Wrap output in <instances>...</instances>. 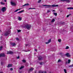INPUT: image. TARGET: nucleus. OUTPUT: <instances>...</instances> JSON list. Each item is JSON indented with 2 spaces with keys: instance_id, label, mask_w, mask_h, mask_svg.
Here are the masks:
<instances>
[{
  "instance_id": "nucleus-1",
  "label": "nucleus",
  "mask_w": 73,
  "mask_h": 73,
  "mask_svg": "<svg viewBox=\"0 0 73 73\" xmlns=\"http://www.w3.org/2000/svg\"><path fill=\"white\" fill-rule=\"evenodd\" d=\"M43 6H44V7H58V5H43Z\"/></svg>"
},
{
  "instance_id": "nucleus-2",
  "label": "nucleus",
  "mask_w": 73,
  "mask_h": 73,
  "mask_svg": "<svg viewBox=\"0 0 73 73\" xmlns=\"http://www.w3.org/2000/svg\"><path fill=\"white\" fill-rule=\"evenodd\" d=\"M25 27H26L28 30H29V29H31V25L27 24L25 25Z\"/></svg>"
},
{
  "instance_id": "nucleus-3",
  "label": "nucleus",
  "mask_w": 73,
  "mask_h": 73,
  "mask_svg": "<svg viewBox=\"0 0 73 73\" xmlns=\"http://www.w3.org/2000/svg\"><path fill=\"white\" fill-rule=\"evenodd\" d=\"M5 57V54L4 53H2L0 54V57Z\"/></svg>"
},
{
  "instance_id": "nucleus-4",
  "label": "nucleus",
  "mask_w": 73,
  "mask_h": 73,
  "mask_svg": "<svg viewBox=\"0 0 73 73\" xmlns=\"http://www.w3.org/2000/svg\"><path fill=\"white\" fill-rule=\"evenodd\" d=\"M13 54V52L12 51H7V54Z\"/></svg>"
},
{
  "instance_id": "nucleus-5",
  "label": "nucleus",
  "mask_w": 73,
  "mask_h": 73,
  "mask_svg": "<svg viewBox=\"0 0 73 73\" xmlns=\"http://www.w3.org/2000/svg\"><path fill=\"white\" fill-rule=\"evenodd\" d=\"M61 1H63V2H64V1H66V3H69L70 2V0H60Z\"/></svg>"
},
{
  "instance_id": "nucleus-6",
  "label": "nucleus",
  "mask_w": 73,
  "mask_h": 73,
  "mask_svg": "<svg viewBox=\"0 0 73 73\" xmlns=\"http://www.w3.org/2000/svg\"><path fill=\"white\" fill-rule=\"evenodd\" d=\"M9 34V32L8 31H7L6 33H5L4 35L5 36H8Z\"/></svg>"
},
{
  "instance_id": "nucleus-7",
  "label": "nucleus",
  "mask_w": 73,
  "mask_h": 73,
  "mask_svg": "<svg viewBox=\"0 0 73 73\" xmlns=\"http://www.w3.org/2000/svg\"><path fill=\"white\" fill-rule=\"evenodd\" d=\"M11 5H12L13 6H16V3L13 2H11Z\"/></svg>"
},
{
  "instance_id": "nucleus-8",
  "label": "nucleus",
  "mask_w": 73,
  "mask_h": 73,
  "mask_svg": "<svg viewBox=\"0 0 73 73\" xmlns=\"http://www.w3.org/2000/svg\"><path fill=\"white\" fill-rule=\"evenodd\" d=\"M2 10L3 12H4L6 11V7H3L2 8Z\"/></svg>"
},
{
  "instance_id": "nucleus-9",
  "label": "nucleus",
  "mask_w": 73,
  "mask_h": 73,
  "mask_svg": "<svg viewBox=\"0 0 73 73\" xmlns=\"http://www.w3.org/2000/svg\"><path fill=\"white\" fill-rule=\"evenodd\" d=\"M65 56H67L68 57H70V55L69 54V53H67L65 54Z\"/></svg>"
},
{
  "instance_id": "nucleus-10",
  "label": "nucleus",
  "mask_w": 73,
  "mask_h": 73,
  "mask_svg": "<svg viewBox=\"0 0 73 73\" xmlns=\"http://www.w3.org/2000/svg\"><path fill=\"white\" fill-rule=\"evenodd\" d=\"M43 58H42V57L41 56H40L38 57V60H42Z\"/></svg>"
},
{
  "instance_id": "nucleus-11",
  "label": "nucleus",
  "mask_w": 73,
  "mask_h": 73,
  "mask_svg": "<svg viewBox=\"0 0 73 73\" xmlns=\"http://www.w3.org/2000/svg\"><path fill=\"white\" fill-rule=\"evenodd\" d=\"M12 64H9L8 65L7 67L9 68V67H12Z\"/></svg>"
},
{
  "instance_id": "nucleus-12",
  "label": "nucleus",
  "mask_w": 73,
  "mask_h": 73,
  "mask_svg": "<svg viewBox=\"0 0 73 73\" xmlns=\"http://www.w3.org/2000/svg\"><path fill=\"white\" fill-rule=\"evenodd\" d=\"M28 5H29V4L28 3L25 4L24 5H23L22 7H25V6H27Z\"/></svg>"
},
{
  "instance_id": "nucleus-13",
  "label": "nucleus",
  "mask_w": 73,
  "mask_h": 73,
  "mask_svg": "<svg viewBox=\"0 0 73 73\" xmlns=\"http://www.w3.org/2000/svg\"><path fill=\"white\" fill-rule=\"evenodd\" d=\"M11 44L13 46H15V45H16V44L15 43H11Z\"/></svg>"
},
{
  "instance_id": "nucleus-14",
  "label": "nucleus",
  "mask_w": 73,
  "mask_h": 73,
  "mask_svg": "<svg viewBox=\"0 0 73 73\" xmlns=\"http://www.w3.org/2000/svg\"><path fill=\"white\" fill-rule=\"evenodd\" d=\"M24 12V10H22L21 11H19V12H18L17 13V14L19 13H22V12Z\"/></svg>"
},
{
  "instance_id": "nucleus-15",
  "label": "nucleus",
  "mask_w": 73,
  "mask_h": 73,
  "mask_svg": "<svg viewBox=\"0 0 73 73\" xmlns=\"http://www.w3.org/2000/svg\"><path fill=\"white\" fill-rule=\"evenodd\" d=\"M33 69H34V68H31L29 70V72H30V71L31 72H32V70H33Z\"/></svg>"
},
{
  "instance_id": "nucleus-16",
  "label": "nucleus",
  "mask_w": 73,
  "mask_h": 73,
  "mask_svg": "<svg viewBox=\"0 0 73 73\" xmlns=\"http://www.w3.org/2000/svg\"><path fill=\"white\" fill-rule=\"evenodd\" d=\"M67 9H73V7H69L67 8Z\"/></svg>"
},
{
  "instance_id": "nucleus-17",
  "label": "nucleus",
  "mask_w": 73,
  "mask_h": 73,
  "mask_svg": "<svg viewBox=\"0 0 73 73\" xmlns=\"http://www.w3.org/2000/svg\"><path fill=\"white\" fill-rule=\"evenodd\" d=\"M18 17L19 18L18 20H19V21H21V20H22V19H21V18L20 17Z\"/></svg>"
},
{
  "instance_id": "nucleus-18",
  "label": "nucleus",
  "mask_w": 73,
  "mask_h": 73,
  "mask_svg": "<svg viewBox=\"0 0 73 73\" xmlns=\"http://www.w3.org/2000/svg\"><path fill=\"white\" fill-rule=\"evenodd\" d=\"M21 9H18L16 10L15 11H14V12H17L18 11H19V10H20Z\"/></svg>"
},
{
  "instance_id": "nucleus-19",
  "label": "nucleus",
  "mask_w": 73,
  "mask_h": 73,
  "mask_svg": "<svg viewBox=\"0 0 73 73\" xmlns=\"http://www.w3.org/2000/svg\"><path fill=\"white\" fill-rule=\"evenodd\" d=\"M55 21V19H52V20L51 21V23H53Z\"/></svg>"
},
{
  "instance_id": "nucleus-20",
  "label": "nucleus",
  "mask_w": 73,
  "mask_h": 73,
  "mask_svg": "<svg viewBox=\"0 0 73 73\" xmlns=\"http://www.w3.org/2000/svg\"><path fill=\"white\" fill-rule=\"evenodd\" d=\"M38 73H44V71H39L38 72Z\"/></svg>"
},
{
  "instance_id": "nucleus-21",
  "label": "nucleus",
  "mask_w": 73,
  "mask_h": 73,
  "mask_svg": "<svg viewBox=\"0 0 73 73\" xmlns=\"http://www.w3.org/2000/svg\"><path fill=\"white\" fill-rule=\"evenodd\" d=\"M60 24H62V25H64L65 24V22H61Z\"/></svg>"
},
{
  "instance_id": "nucleus-22",
  "label": "nucleus",
  "mask_w": 73,
  "mask_h": 73,
  "mask_svg": "<svg viewBox=\"0 0 73 73\" xmlns=\"http://www.w3.org/2000/svg\"><path fill=\"white\" fill-rule=\"evenodd\" d=\"M53 14L54 15H55V16L57 15V13H54Z\"/></svg>"
},
{
  "instance_id": "nucleus-23",
  "label": "nucleus",
  "mask_w": 73,
  "mask_h": 73,
  "mask_svg": "<svg viewBox=\"0 0 73 73\" xmlns=\"http://www.w3.org/2000/svg\"><path fill=\"white\" fill-rule=\"evenodd\" d=\"M70 60L68 59V64H70Z\"/></svg>"
},
{
  "instance_id": "nucleus-24",
  "label": "nucleus",
  "mask_w": 73,
  "mask_h": 73,
  "mask_svg": "<svg viewBox=\"0 0 73 73\" xmlns=\"http://www.w3.org/2000/svg\"><path fill=\"white\" fill-rule=\"evenodd\" d=\"M22 62H25H25H26V61H25V60H22Z\"/></svg>"
},
{
  "instance_id": "nucleus-25",
  "label": "nucleus",
  "mask_w": 73,
  "mask_h": 73,
  "mask_svg": "<svg viewBox=\"0 0 73 73\" xmlns=\"http://www.w3.org/2000/svg\"><path fill=\"white\" fill-rule=\"evenodd\" d=\"M2 49H3V46H0V50H1Z\"/></svg>"
},
{
  "instance_id": "nucleus-26",
  "label": "nucleus",
  "mask_w": 73,
  "mask_h": 73,
  "mask_svg": "<svg viewBox=\"0 0 73 73\" xmlns=\"http://www.w3.org/2000/svg\"><path fill=\"white\" fill-rule=\"evenodd\" d=\"M1 65H4V62H1Z\"/></svg>"
},
{
  "instance_id": "nucleus-27",
  "label": "nucleus",
  "mask_w": 73,
  "mask_h": 73,
  "mask_svg": "<svg viewBox=\"0 0 73 73\" xmlns=\"http://www.w3.org/2000/svg\"><path fill=\"white\" fill-rule=\"evenodd\" d=\"M35 9V8H29V9Z\"/></svg>"
},
{
  "instance_id": "nucleus-28",
  "label": "nucleus",
  "mask_w": 73,
  "mask_h": 73,
  "mask_svg": "<svg viewBox=\"0 0 73 73\" xmlns=\"http://www.w3.org/2000/svg\"><path fill=\"white\" fill-rule=\"evenodd\" d=\"M24 66H22L20 68H19V69L21 70V69H23V68H24Z\"/></svg>"
},
{
  "instance_id": "nucleus-29",
  "label": "nucleus",
  "mask_w": 73,
  "mask_h": 73,
  "mask_svg": "<svg viewBox=\"0 0 73 73\" xmlns=\"http://www.w3.org/2000/svg\"><path fill=\"white\" fill-rule=\"evenodd\" d=\"M73 67V64H72V65H70V66H69V68H70V67Z\"/></svg>"
},
{
  "instance_id": "nucleus-30",
  "label": "nucleus",
  "mask_w": 73,
  "mask_h": 73,
  "mask_svg": "<svg viewBox=\"0 0 73 73\" xmlns=\"http://www.w3.org/2000/svg\"><path fill=\"white\" fill-rule=\"evenodd\" d=\"M17 32H18V33H19V32H21V30H18Z\"/></svg>"
},
{
  "instance_id": "nucleus-31",
  "label": "nucleus",
  "mask_w": 73,
  "mask_h": 73,
  "mask_svg": "<svg viewBox=\"0 0 73 73\" xmlns=\"http://www.w3.org/2000/svg\"><path fill=\"white\" fill-rule=\"evenodd\" d=\"M61 62V59H59L58 61V62Z\"/></svg>"
},
{
  "instance_id": "nucleus-32",
  "label": "nucleus",
  "mask_w": 73,
  "mask_h": 73,
  "mask_svg": "<svg viewBox=\"0 0 73 73\" xmlns=\"http://www.w3.org/2000/svg\"><path fill=\"white\" fill-rule=\"evenodd\" d=\"M1 4H2V5H4V4H5V3H3V2H1Z\"/></svg>"
},
{
  "instance_id": "nucleus-33",
  "label": "nucleus",
  "mask_w": 73,
  "mask_h": 73,
  "mask_svg": "<svg viewBox=\"0 0 73 73\" xmlns=\"http://www.w3.org/2000/svg\"><path fill=\"white\" fill-rule=\"evenodd\" d=\"M50 41H51V39H49L48 40V42L49 43H50Z\"/></svg>"
},
{
  "instance_id": "nucleus-34",
  "label": "nucleus",
  "mask_w": 73,
  "mask_h": 73,
  "mask_svg": "<svg viewBox=\"0 0 73 73\" xmlns=\"http://www.w3.org/2000/svg\"><path fill=\"white\" fill-rule=\"evenodd\" d=\"M41 0H39L38 1V3H40V2H41Z\"/></svg>"
},
{
  "instance_id": "nucleus-35",
  "label": "nucleus",
  "mask_w": 73,
  "mask_h": 73,
  "mask_svg": "<svg viewBox=\"0 0 73 73\" xmlns=\"http://www.w3.org/2000/svg\"><path fill=\"white\" fill-rule=\"evenodd\" d=\"M64 70L65 73H67V72H66V69H64Z\"/></svg>"
},
{
  "instance_id": "nucleus-36",
  "label": "nucleus",
  "mask_w": 73,
  "mask_h": 73,
  "mask_svg": "<svg viewBox=\"0 0 73 73\" xmlns=\"http://www.w3.org/2000/svg\"><path fill=\"white\" fill-rule=\"evenodd\" d=\"M69 48V47L68 46H66V48L65 49H68Z\"/></svg>"
},
{
  "instance_id": "nucleus-37",
  "label": "nucleus",
  "mask_w": 73,
  "mask_h": 73,
  "mask_svg": "<svg viewBox=\"0 0 73 73\" xmlns=\"http://www.w3.org/2000/svg\"><path fill=\"white\" fill-rule=\"evenodd\" d=\"M20 58V56H18V57H17V59H19Z\"/></svg>"
},
{
  "instance_id": "nucleus-38",
  "label": "nucleus",
  "mask_w": 73,
  "mask_h": 73,
  "mask_svg": "<svg viewBox=\"0 0 73 73\" xmlns=\"http://www.w3.org/2000/svg\"><path fill=\"white\" fill-rule=\"evenodd\" d=\"M58 41H59V42H61V39H58Z\"/></svg>"
},
{
  "instance_id": "nucleus-39",
  "label": "nucleus",
  "mask_w": 73,
  "mask_h": 73,
  "mask_svg": "<svg viewBox=\"0 0 73 73\" xmlns=\"http://www.w3.org/2000/svg\"><path fill=\"white\" fill-rule=\"evenodd\" d=\"M70 15H71V14H69V15H67L66 16V17H69V16Z\"/></svg>"
},
{
  "instance_id": "nucleus-40",
  "label": "nucleus",
  "mask_w": 73,
  "mask_h": 73,
  "mask_svg": "<svg viewBox=\"0 0 73 73\" xmlns=\"http://www.w3.org/2000/svg\"><path fill=\"white\" fill-rule=\"evenodd\" d=\"M40 65H42V62H40Z\"/></svg>"
},
{
  "instance_id": "nucleus-41",
  "label": "nucleus",
  "mask_w": 73,
  "mask_h": 73,
  "mask_svg": "<svg viewBox=\"0 0 73 73\" xmlns=\"http://www.w3.org/2000/svg\"><path fill=\"white\" fill-rule=\"evenodd\" d=\"M10 70L12 71L13 70V68H11L10 69Z\"/></svg>"
},
{
  "instance_id": "nucleus-42",
  "label": "nucleus",
  "mask_w": 73,
  "mask_h": 73,
  "mask_svg": "<svg viewBox=\"0 0 73 73\" xmlns=\"http://www.w3.org/2000/svg\"><path fill=\"white\" fill-rule=\"evenodd\" d=\"M49 43L48 42H46V44H49Z\"/></svg>"
},
{
  "instance_id": "nucleus-43",
  "label": "nucleus",
  "mask_w": 73,
  "mask_h": 73,
  "mask_svg": "<svg viewBox=\"0 0 73 73\" xmlns=\"http://www.w3.org/2000/svg\"><path fill=\"white\" fill-rule=\"evenodd\" d=\"M16 39L17 40H19V38H17Z\"/></svg>"
},
{
  "instance_id": "nucleus-44",
  "label": "nucleus",
  "mask_w": 73,
  "mask_h": 73,
  "mask_svg": "<svg viewBox=\"0 0 73 73\" xmlns=\"http://www.w3.org/2000/svg\"><path fill=\"white\" fill-rule=\"evenodd\" d=\"M50 12V11L49 10L47 11V13H49Z\"/></svg>"
},
{
  "instance_id": "nucleus-45",
  "label": "nucleus",
  "mask_w": 73,
  "mask_h": 73,
  "mask_svg": "<svg viewBox=\"0 0 73 73\" xmlns=\"http://www.w3.org/2000/svg\"><path fill=\"white\" fill-rule=\"evenodd\" d=\"M25 46H28V44H25Z\"/></svg>"
},
{
  "instance_id": "nucleus-46",
  "label": "nucleus",
  "mask_w": 73,
  "mask_h": 73,
  "mask_svg": "<svg viewBox=\"0 0 73 73\" xmlns=\"http://www.w3.org/2000/svg\"><path fill=\"white\" fill-rule=\"evenodd\" d=\"M44 73H46V71H44Z\"/></svg>"
},
{
  "instance_id": "nucleus-47",
  "label": "nucleus",
  "mask_w": 73,
  "mask_h": 73,
  "mask_svg": "<svg viewBox=\"0 0 73 73\" xmlns=\"http://www.w3.org/2000/svg\"><path fill=\"white\" fill-rule=\"evenodd\" d=\"M35 51H36V52H37V49H35Z\"/></svg>"
},
{
  "instance_id": "nucleus-48",
  "label": "nucleus",
  "mask_w": 73,
  "mask_h": 73,
  "mask_svg": "<svg viewBox=\"0 0 73 73\" xmlns=\"http://www.w3.org/2000/svg\"><path fill=\"white\" fill-rule=\"evenodd\" d=\"M53 12H56V11L54 10H53Z\"/></svg>"
},
{
  "instance_id": "nucleus-49",
  "label": "nucleus",
  "mask_w": 73,
  "mask_h": 73,
  "mask_svg": "<svg viewBox=\"0 0 73 73\" xmlns=\"http://www.w3.org/2000/svg\"><path fill=\"white\" fill-rule=\"evenodd\" d=\"M4 1H5V2H6L7 1V0H5Z\"/></svg>"
},
{
  "instance_id": "nucleus-50",
  "label": "nucleus",
  "mask_w": 73,
  "mask_h": 73,
  "mask_svg": "<svg viewBox=\"0 0 73 73\" xmlns=\"http://www.w3.org/2000/svg\"><path fill=\"white\" fill-rule=\"evenodd\" d=\"M46 8H50V7H46Z\"/></svg>"
},
{
  "instance_id": "nucleus-51",
  "label": "nucleus",
  "mask_w": 73,
  "mask_h": 73,
  "mask_svg": "<svg viewBox=\"0 0 73 73\" xmlns=\"http://www.w3.org/2000/svg\"><path fill=\"white\" fill-rule=\"evenodd\" d=\"M66 64H67L68 63V62H66Z\"/></svg>"
},
{
  "instance_id": "nucleus-52",
  "label": "nucleus",
  "mask_w": 73,
  "mask_h": 73,
  "mask_svg": "<svg viewBox=\"0 0 73 73\" xmlns=\"http://www.w3.org/2000/svg\"><path fill=\"white\" fill-rule=\"evenodd\" d=\"M0 73H3V72H0Z\"/></svg>"
},
{
  "instance_id": "nucleus-53",
  "label": "nucleus",
  "mask_w": 73,
  "mask_h": 73,
  "mask_svg": "<svg viewBox=\"0 0 73 73\" xmlns=\"http://www.w3.org/2000/svg\"><path fill=\"white\" fill-rule=\"evenodd\" d=\"M26 52H28V51H26Z\"/></svg>"
},
{
  "instance_id": "nucleus-54",
  "label": "nucleus",
  "mask_w": 73,
  "mask_h": 73,
  "mask_svg": "<svg viewBox=\"0 0 73 73\" xmlns=\"http://www.w3.org/2000/svg\"><path fill=\"white\" fill-rule=\"evenodd\" d=\"M0 32H1V30H0Z\"/></svg>"
}]
</instances>
